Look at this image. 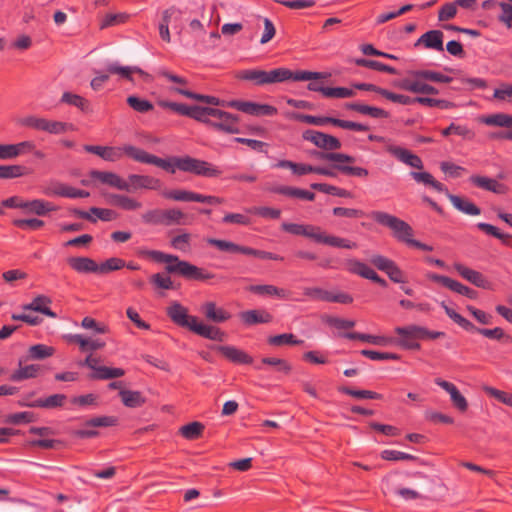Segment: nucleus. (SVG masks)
I'll use <instances>...</instances> for the list:
<instances>
[{
    "label": "nucleus",
    "mask_w": 512,
    "mask_h": 512,
    "mask_svg": "<svg viewBox=\"0 0 512 512\" xmlns=\"http://www.w3.org/2000/svg\"><path fill=\"white\" fill-rule=\"evenodd\" d=\"M140 255L156 263H166L165 271L167 274H176L188 281L208 282V280L215 278L214 273L188 261L181 260L177 255L167 254L159 250H143Z\"/></svg>",
    "instance_id": "f257e3e1"
},
{
    "label": "nucleus",
    "mask_w": 512,
    "mask_h": 512,
    "mask_svg": "<svg viewBox=\"0 0 512 512\" xmlns=\"http://www.w3.org/2000/svg\"><path fill=\"white\" fill-rule=\"evenodd\" d=\"M166 314L175 325L186 328L205 339L223 342L227 337L226 332L219 327L204 324L199 322L196 316L189 315L188 309L177 301L167 307Z\"/></svg>",
    "instance_id": "f03ea898"
},
{
    "label": "nucleus",
    "mask_w": 512,
    "mask_h": 512,
    "mask_svg": "<svg viewBox=\"0 0 512 512\" xmlns=\"http://www.w3.org/2000/svg\"><path fill=\"white\" fill-rule=\"evenodd\" d=\"M281 229L293 235L310 238L319 244H325L332 247L345 249H354L357 247L355 242L333 235H326L324 232H322L321 227L311 224L283 222L281 224Z\"/></svg>",
    "instance_id": "7ed1b4c3"
},
{
    "label": "nucleus",
    "mask_w": 512,
    "mask_h": 512,
    "mask_svg": "<svg viewBox=\"0 0 512 512\" xmlns=\"http://www.w3.org/2000/svg\"><path fill=\"white\" fill-rule=\"evenodd\" d=\"M395 333L400 337L394 339V343L405 350H420L419 340L438 339L445 336L442 331H431L426 327L409 325L396 327Z\"/></svg>",
    "instance_id": "20e7f679"
},
{
    "label": "nucleus",
    "mask_w": 512,
    "mask_h": 512,
    "mask_svg": "<svg viewBox=\"0 0 512 512\" xmlns=\"http://www.w3.org/2000/svg\"><path fill=\"white\" fill-rule=\"evenodd\" d=\"M310 154L317 159L333 162L332 167L345 176L366 178L369 175V171L366 168L345 165V163L353 164L356 162V158L352 155L319 150H312Z\"/></svg>",
    "instance_id": "39448f33"
},
{
    "label": "nucleus",
    "mask_w": 512,
    "mask_h": 512,
    "mask_svg": "<svg viewBox=\"0 0 512 512\" xmlns=\"http://www.w3.org/2000/svg\"><path fill=\"white\" fill-rule=\"evenodd\" d=\"M441 307L444 309L445 313L451 320H453L456 324H458L462 329H464L467 332L478 333L486 338L494 339L497 341H503L505 343L512 342V337L508 334H505L504 330L501 327H495L493 329L479 328L475 326L471 321L463 317L461 314L456 312L454 309L447 306L445 302L441 303Z\"/></svg>",
    "instance_id": "423d86ee"
},
{
    "label": "nucleus",
    "mask_w": 512,
    "mask_h": 512,
    "mask_svg": "<svg viewBox=\"0 0 512 512\" xmlns=\"http://www.w3.org/2000/svg\"><path fill=\"white\" fill-rule=\"evenodd\" d=\"M206 242L208 245L217 248L219 251L232 253V254H243L248 256H253L262 260H274V261H283V257L279 254H275L272 252L255 249L249 246L240 245L234 243L232 241L217 239V238H207Z\"/></svg>",
    "instance_id": "0eeeda50"
},
{
    "label": "nucleus",
    "mask_w": 512,
    "mask_h": 512,
    "mask_svg": "<svg viewBox=\"0 0 512 512\" xmlns=\"http://www.w3.org/2000/svg\"><path fill=\"white\" fill-rule=\"evenodd\" d=\"M369 217L379 225L390 228L393 237L398 241L408 245V241L412 239L414 231L404 220L383 211H372Z\"/></svg>",
    "instance_id": "6e6552de"
},
{
    "label": "nucleus",
    "mask_w": 512,
    "mask_h": 512,
    "mask_svg": "<svg viewBox=\"0 0 512 512\" xmlns=\"http://www.w3.org/2000/svg\"><path fill=\"white\" fill-rule=\"evenodd\" d=\"M19 125L36 131L47 132L49 134L59 135L68 131H75L73 123L49 120L34 115L23 117L19 120Z\"/></svg>",
    "instance_id": "1a4fd4ad"
},
{
    "label": "nucleus",
    "mask_w": 512,
    "mask_h": 512,
    "mask_svg": "<svg viewBox=\"0 0 512 512\" xmlns=\"http://www.w3.org/2000/svg\"><path fill=\"white\" fill-rule=\"evenodd\" d=\"M177 169L183 172L192 173L203 177H218L222 171L214 167L211 163L193 158L189 155L183 156L182 159H175Z\"/></svg>",
    "instance_id": "9d476101"
},
{
    "label": "nucleus",
    "mask_w": 512,
    "mask_h": 512,
    "mask_svg": "<svg viewBox=\"0 0 512 512\" xmlns=\"http://www.w3.org/2000/svg\"><path fill=\"white\" fill-rule=\"evenodd\" d=\"M126 151L127 156L132 158L133 160L140 163L155 165L157 167L162 168L163 170L167 171L170 174H174L176 172L177 167L175 164V159H182V157L177 156H173L168 159H163L156 155L150 154L136 146H130L126 149Z\"/></svg>",
    "instance_id": "9b49d317"
},
{
    "label": "nucleus",
    "mask_w": 512,
    "mask_h": 512,
    "mask_svg": "<svg viewBox=\"0 0 512 512\" xmlns=\"http://www.w3.org/2000/svg\"><path fill=\"white\" fill-rule=\"evenodd\" d=\"M162 196L166 199L174 201H193L199 203H207L210 205H218L223 204L225 202V199L222 197L213 195H203L200 193L181 189L164 191L162 193Z\"/></svg>",
    "instance_id": "f8f14e48"
},
{
    "label": "nucleus",
    "mask_w": 512,
    "mask_h": 512,
    "mask_svg": "<svg viewBox=\"0 0 512 512\" xmlns=\"http://www.w3.org/2000/svg\"><path fill=\"white\" fill-rule=\"evenodd\" d=\"M227 106L253 116H274L278 112L273 105L252 101L232 100L227 103Z\"/></svg>",
    "instance_id": "ddd939ff"
},
{
    "label": "nucleus",
    "mask_w": 512,
    "mask_h": 512,
    "mask_svg": "<svg viewBox=\"0 0 512 512\" xmlns=\"http://www.w3.org/2000/svg\"><path fill=\"white\" fill-rule=\"evenodd\" d=\"M302 138L312 142L316 147L326 150L325 152H333L342 146L341 141L337 137L312 129L304 131Z\"/></svg>",
    "instance_id": "4468645a"
},
{
    "label": "nucleus",
    "mask_w": 512,
    "mask_h": 512,
    "mask_svg": "<svg viewBox=\"0 0 512 512\" xmlns=\"http://www.w3.org/2000/svg\"><path fill=\"white\" fill-rule=\"evenodd\" d=\"M428 279L441 284L442 286L448 288L449 290L463 295L469 299H476L478 297V291L462 284L461 282L454 280L448 276L439 275L436 273H430L427 275Z\"/></svg>",
    "instance_id": "2eb2a0df"
},
{
    "label": "nucleus",
    "mask_w": 512,
    "mask_h": 512,
    "mask_svg": "<svg viewBox=\"0 0 512 512\" xmlns=\"http://www.w3.org/2000/svg\"><path fill=\"white\" fill-rule=\"evenodd\" d=\"M131 145H124L123 147L117 146H101V145H84V150L88 153L99 156L105 161L116 162L119 161L123 155H127L126 149Z\"/></svg>",
    "instance_id": "dca6fc26"
},
{
    "label": "nucleus",
    "mask_w": 512,
    "mask_h": 512,
    "mask_svg": "<svg viewBox=\"0 0 512 512\" xmlns=\"http://www.w3.org/2000/svg\"><path fill=\"white\" fill-rule=\"evenodd\" d=\"M214 349L229 362L236 365H251L254 361L251 355L235 346L220 345L215 346Z\"/></svg>",
    "instance_id": "f3484780"
},
{
    "label": "nucleus",
    "mask_w": 512,
    "mask_h": 512,
    "mask_svg": "<svg viewBox=\"0 0 512 512\" xmlns=\"http://www.w3.org/2000/svg\"><path fill=\"white\" fill-rule=\"evenodd\" d=\"M88 175L91 179L99 180L103 184H107L118 190L130 192L129 183L114 172L91 170Z\"/></svg>",
    "instance_id": "a211bd4d"
},
{
    "label": "nucleus",
    "mask_w": 512,
    "mask_h": 512,
    "mask_svg": "<svg viewBox=\"0 0 512 512\" xmlns=\"http://www.w3.org/2000/svg\"><path fill=\"white\" fill-rule=\"evenodd\" d=\"M70 213L77 218L85 219L92 223H95L97 219L93 217L91 214L95 215L98 219L102 221H112L117 217V213L114 210L98 207H91L90 212H86L78 208H73L70 209Z\"/></svg>",
    "instance_id": "6ab92c4d"
},
{
    "label": "nucleus",
    "mask_w": 512,
    "mask_h": 512,
    "mask_svg": "<svg viewBox=\"0 0 512 512\" xmlns=\"http://www.w3.org/2000/svg\"><path fill=\"white\" fill-rule=\"evenodd\" d=\"M66 399L67 397L65 394H53L46 398H39L31 402L26 400L19 401L18 405L21 407L54 409L62 407L65 404Z\"/></svg>",
    "instance_id": "aec40b11"
},
{
    "label": "nucleus",
    "mask_w": 512,
    "mask_h": 512,
    "mask_svg": "<svg viewBox=\"0 0 512 512\" xmlns=\"http://www.w3.org/2000/svg\"><path fill=\"white\" fill-rule=\"evenodd\" d=\"M240 320L245 326L267 324L273 321V315L265 309H251L239 314Z\"/></svg>",
    "instance_id": "412c9836"
},
{
    "label": "nucleus",
    "mask_w": 512,
    "mask_h": 512,
    "mask_svg": "<svg viewBox=\"0 0 512 512\" xmlns=\"http://www.w3.org/2000/svg\"><path fill=\"white\" fill-rule=\"evenodd\" d=\"M394 86L416 94L437 95L439 93V90L430 84L421 81H411L409 79L395 81Z\"/></svg>",
    "instance_id": "4be33fe9"
},
{
    "label": "nucleus",
    "mask_w": 512,
    "mask_h": 512,
    "mask_svg": "<svg viewBox=\"0 0 512 512\" xmlns=\"http://www.w3.org/2000/svg\"><path fill=\"white\" fill-rule=\"evenodd\" d=\"M130 185V191L137 189H150V190H158L162 186V182L160 179L149 176V175H139V174H130L128 176V181Z\"/></svg>",
    "instance_id": "5701e85b"
},
{
    "label": "nucleus",
    "mask_w": 512,
    "mask_h": 512,
    "mask_svg": "<svg viewBox=\"0 0 512 512\" xmlns=\"http://www.w3.org/2000/svg\"><path fill=\"white\" fill-rule=\"evenodd\" d=\"M69 267L77 273H98V264L86 256H71L67 258Z\"/></svg>",
    "instance_id": "b1692460"
},
{
    "label": "nucleus",
    "mask_w": 512,
    "mask_h": 512,
    "mask_svg": "<svg viewBox=\"0 0 512 512\" xmlns=\"http://www.w3.org/2000/svg\"><path fill=\"white\" fill-rule=\"evenodd\" d=\"M388 151L399 161L410 167L416 169H423L424 167L421 158L406 148H402L400 146H390Z\"/></svg>",
    "instance_id": "393cba45"
},
{
    "label": "nucleus",
    "mask_w": 512,
    "mask_h": 512,
    "mask_svg": "<svg viewBox=\"0 0 512 512\" xmlns=\"http://www.w3.org/2000/svg\"><path fill=\"white\" fill-rule=\"evenodd\" d=\"M454 269L459 273L461 277H463L465 280L469 281L476 287H487L488 281L481 272L468 268L461 263H454Z\"/></svg>",
    "instance_id": "a878e982"
},
{
    "label": "nucleus",
    "mask_w": 512,
    "mask_h": 512,
    "mask_svg": "<svg viewBox=\"0 0 512 512\" xmlns=\"http://www.w3.org/2000/svg\"><path fill=\"white\" fill-rule=\"evenodd\" d=\"M218 120L216 123H210V127L228 134L240 133V129L237 126L240 120L238 115L227 112V115L221 116Z\"/></svg>",
    "instance_id": "bb28decb"
},
{
    "label": "nucleus",
    "mask_w": 512,
    "mask_h": 512,
    "mask_svg": "<svg viewBox=\"0 0 512 512\" xmlns=\"http://www.w3.org/2000/svg\"><path fill=\"white\" fill-rule=\"evenodd\" d=\"M69 343L77 344L81 352H92L105 347V342L100 339L91 340L81 334H72L66 337Z\"/></svg>",
    "instance_id": "cd10ccee"
},
{
    "label": "nucleus",
    "mask_w": 512,
    "mask_h": 512,
    "mask_svg": "<svg viewBox=\"0 0 512 512\" xmlns=\"http://www.w3.org/2000/svg\"><path fill=\"white\" fill-rule=\"evenodd\" d=\"M202 311L205 317L214 323H223L231 318V314L222 307H218L215 302L209 301L202 305Z\"/></svg>",
    "instance_id": "c85d7f7f"
},
{
    "label": "nucleus",
    "mask_w": 512,
    "mask_h": 512,
    "mask_svg": "<svg viewBox=\"0 0 512 512\" xmlns=\"http://www.w3.org/2000/svg\"><path fill=\"white\" fill-rule=\"evenodd\" d=\"M58 207L52 202L43 199H34L25 202L24 212L26 214H35L37 216H45L49 212L57 211Z\"/></svg>",
    "instance_id": "c756f323"
},
{
    "label": "nucleus",
    "mask_w": 512,
    "mask_h": 512,
    "mask_svg": "<svg viewBox=\"0 0 512 512\" xmlns=\"http://www.w3.org/2000/svg\"><path fill=\"white\" fill-rule=\"evenodd\" d=\"M340 336L349 340H359L362 342H367L373 345L380 346H385L389 343H393L394 341V339L391 337L377 336L360 332H344L340 334Z\"/></svg>",
    "instance_id": "7c9ffc66"
},
{
    "label": "nucleus",
    "mask_w": 512,
    "mask_h": 512,
    "mask_svg": "<svg viewBox=\"0 0 512 512\" xmlns=\"http://www.w3.org/2000/svg\"><path fill=\"white\" fill-rule=\"evenodd\" d=\"M443 32L440 30H430L424 33L415 43V46L423 44L425 48L443 51Z\"/></svg>",
    "instance_id": "2f4dec72"
},
{
    "label": "nucleus",
    "mask_w": 512,
    "mask_h": 512,
    "mask_svg": "<svg viewBox=\"0 0 512 512\" xmlns=\"http://www.w3.org/2000/svg\"><path fill=\"white\" fill-rule=\"evenodd\" d=\"M51 303L52 300L48 296L38 295L31 303L24 305L23 309L39 312L50 318H56L57 314L48 307Z\"/></svg>",
    "instance_id": "473e14b6"
},
{
    "label": "nucleus",
    "mask_w": 512,
    "mask_h": 512,
    "mask_svg": "<svg viewBox=\"0 0 512 512\" xmlns=\"http://www.w3.org/2000/svg\"><path fill=\"white\" fill-rule=\"evenodd\" d=\"M158 105L162 108L170 109L179 115L186 116L194 120H196L197 118L198 105L189 106L184 103H177L167 100L159 101Z\"/></svg>",
    "instance_id": "72a5a7b5"
},
{
    "label": "nucleus",
    "mask_w": 512,
    "mask_h": 512,
    "mask_svg": "<svg viewBox=\"0 0 512 512\" xmlns=\"http://www.w3.org/2000/svg\"><path fill=\"white\" fill-rule=\"evenodd\" d=\"M247 290L259 296H277L282 299L288 297V291L271 284L250 285Z\"/></svg>",
    "instance_id": "f704fd0d"
},
{
    "label": "nucleus",
    "mask_w": 512,
    "mask_h": 512,
    "mask_svg": "<svg viewBox=\"0 0 512 512\" xmlns=\"http://www.w3.org/2000/svg\"><path fill=\"white\" fill-rule=\"evenodd\" d=\"M448 198L453 206L464 214L476 216L481 213V209L476 204L464 197L448 194Z\"/></svg>",
    "instance_id": "c9c22d12"
},
{
    "label": "nucleus",
    "mask_w": 512,
    "mask_h": 512,
    "mask_svg": "<svg viewBox=\"0 0 512 512\" xmlns=\"http://www.w3.org/2000/svg\"><path fill=\"white\" fill-rule=\"evenodd\" d=\"M107 198L110 204L126 211L137 210L142 206L141 202L122 194L112 193Z\"/></svg>",
    "instance_id": "e433bc0d"
},
{
    "label": "nucleus",
    "mask_w": 512,
    "mask_h": 512,
    "mask_svg": "<svg viewBox=\"0 0 512 512\" xmlns=\"http://www.w3.org/2000/svg\"><path fill=\"white\" fill-rule=\"evenodd\" d=\"M119 396L123 405L128 408H138L146 403V398L140 391L120 390Z\"/></svg>",
    "instance_id": "4c0bfd02"
},
{
    "label": "nucleus",
    "mask_w": 512,
    "mask_h": 512,
    "mask_svg": "<svg viewBox=\"0 0 512 512\" xmlns=\"http://www.w3.org/2000/svg\"><path fill=\"white\" fill-rule=\"evenodd\" d=\"M23 359L19 360V369L15 370L10 375V380L19 382L25 379L36 378L40 370V366L37 364L26 365L22 367Z\"/></svg>",
    "instance_id": "58836bf2"
},
{
    "label": "nucleus",
    "mask_w": 512,
    "mask_h": 512,
    "mask_svg": "<svg viewBox=\"0 0 512 512\" xmlns=\"http://www.w3.org/2000/svg\"><path fill=\"white\" fill-rule=\"evenodd\" d=\"M46 194L67 198H87L90 196V193L88 191L77 189L66 184H59L51 192H46Z\"/></svg>",
    "instance_id": "ea45409f"
},
{
    "label": "nucleus",
    "mask_w": 512,
    "mask_h": 512,
    "mask_svg": "<svg viewBox=\"0 0 512 512\" xmlns=\"http://www.w3.org/2000/svg\"><path fill=\"white\" fill-rule=\"evenodd\" d=\"M173 90L180 95H183L189 99H193L199 102H203L214 106L224 105V101L220 100L218 97L215 96L199 94L183 88H174Z\"/></svg>",
    "instance_id": "a19ab883"
},
{
    "label": "nucleus",
    "mask_w": 512,
    "mask_h": 512,
    "mask_svg": "<svg viewBox=\"0 0 512 512\" xmlns=\"http://www.w3.org/2000/svg\"><path fill=\"white\" fill-rule=\"evenodd\" d=\"M225 115H227V112L224 110L198 105L196 121L204 123L210 127V123H216L217 121L209 119L208 116L219 119V118H221V116H225Z\"/></svg>",
    "instance_id": "79ce46f5"
},
{
    "label": "nucleus",
    "mask_w": 512,
    "mask_h": 512,
    "mask_svg": "<svg viewBox=\"0 0 512 512\" xmlns=\"http://www.w3.org/2000/svg\"><path fill=\"white\" fill-rule=\"evenodd\" d=\"M337 390L341 394H345L356 399L381 400L383 398L382 394L371 390H358L348 386H339Z\"/></svg>",
    "instance_id": "37998d69"
},
{
    "label": "nucleus",
    "mask_w": 512,
    "mask_h": 512,
    "mask_svg": "<svg viewBox=\"0 0 512 512\" xmlns=\"http://www.w3.org/2000/svg\"><path fill=\"white\" fill-rule=\"evenodd\" d=\"M55 348L45 344H36L29 347L25 361L27 360H43L53 356Z\"/></svg>",
    "instance_id": "c03bdc74"
},
{
    "label": "nucleus",
    "mask_w": 512,
    "mask_h": 512,
    "mask_svg": "<svg viewBox=\"0 0 512 512\" xmlns=\"http://www.w3.org/2000/svg\"><path fill=\"white\" fill-rule=\"evenodd\" d=\"M125 375V370L123 368H114L107 366H99L96 369V372L90 374V379H100V380H108L119 378Z\"/></svg>",
    "instance_id": "a18cd8bd"
},
{
    "label": "nucleus",
    "mask_w": 512,
    "mask_h": 512,
    "mask_svg": "<svg viewBox=\"0 0 512 512\" xmlns=\"http://www.w3.org/2000/svg\"><path fill=\"white\" fill-rule=\"evenodd\" d=\"M348 271L368 280H371L376 274L366 263L355 259L348 261Z\"/></svg>",
    "instance_id": "49530a36"
},
{
    "label": "nucleus",
    "mask_w": 512,
    "mask_h": 512,
    "mask_svg": "<svg viewBox=\"0 0 512 512\" xmlns=\"http://www.w3.org/2000/svg\"><path fill=\"white\" fill-rule=\"evenodd\" d=\"M348 271L368 280H371L376 274L366 263L355 259L348 261Z\"/></svg>",
    "instance_id": "de8ad7c7"
},
{
    "label": "nucleus",
    "mask_w": 512,
    "mask_h": 512,
    "mask_svg": "<svg viewBox=\"0 0 512 512\" xmlns=\"http://www.w3.org/2000/svg\"><path fill=\"white\" fill-rule=\"evenodd\" d=\"M416 79H423L437 83H450L453 78L432 70H416L411 72Z\"/></svg>",
    "instance_id": "09e8293b"
},
{
    "label": "nucleus",
    "mask_w": 512,
    "mask_h": 512,
    "mask_svg": "<svg viewBox=\"0 0 512 512\" xmlns=\"http://www.w3.org/2000/svg\"><path fill=\"white\" fill-rule=\"evenodd\" d=\"M35 421H37V416L34 412L31 411L8 414L3 420L4 423L12 425L28 424Z\"/></svg>",
    "instance_id": "8fccbe9b"
},
{
    "label": "nucleus",
    "mask_w": 512,
    "mask_h": 512,
    "mask_svg": "<svg viewBox=\"0 0 512 512\" xmlns=\"http://www.w3.org/2000/svg\"><path fill=\"white\" fill-rule=\"evenodd\" d=\"M60 101L62 103H66L68 105L75 106V107L79 108L84 113H87L90 111L89 101L86 98H84L78 94H73L71 92H64Z\"/></svg>",
    "instance_id": "3c124183"
},
{
    "label": "nucleus",
    "mask_w": 512,
    "mask_h": 512,
    "mask_svg": "<svg viewBox=\"0 0 512 512\" xmlns=\"http://www.w3.org/2000/svg\"><path fill=\"white\" fill-rule=\"evenodd\" d=\"M29 174V169L23 165H0V179H14Z\"/></svg>",
    "instance_id": "603ef678"
},
{
    "label": "nucleus",
    "mask_w": 512,
    "mask_h": 512,
    "mask_svg": "<svg viewBox=\"0 0 512 512\" xmlns=\"http://www.w3.org/2000/svg\"><path fill=\"white\" fill-rule=\"evenodd\" d=\"M204 429L205 426L201 422L193 421L183 425L179 431L184 438L188 440H196L202 436Z\"/></svg>",
    "instance_id": "864d4df0"
},
{
    "label": "nucleus",
    "mask_w": 512,
    "mask_h": 512,
    "mask_svg": "<svg viewBox=\"0 0 512 512\" xmlns=\"http://www.w3.org/2000/svg\"><path fill=\"white\" fill-rule=\"evenodd\" d=\"M239 80L253 81L258 86L265 85V71L260 69L241 70L236 74Z\"/></svg>",
    "instance_id": "5fc2aeb1"
},
{
    "label": "nucleus",
    "mask_w": 512,
    "mask_h": 512,
    "mask_svg": "<svg viewBox=\"0 0 512 512\" xmlns=\"http://www.w3.org/2000/svg\"><path fill=\"white\" fill-rule=\"evenodd\" d=\"M267 343L271 346H284V345H299L303 343V340H299L292 333H283L278 335L269 336Z\"/></svg>",
    "instance_id": "6e6d98bb"
},
{
    "label": "nucleus",
    "mask_w": 512,
    "mask_h": 512,
    "mask_svg": "<svg viewBox=\"0 0 512 512\" xmlns=\"http://www.w3.org/2000/svg\"><path fill=\"white\" fill-rule=\"evenodd\" d=\"M410 175L417 182L430 185L438 192L448 191L443 183L437 181L429 172H411Z\"/></svg>",
    "instance_id": "4d7b16f0"
},
{
    "label": "nucleus",
    "mask_w": 512,
    "mask_h": 512,
    "mask_svg": "<svg viewBox=\"0 0 512 512\" xmlns=\"http://www.w3.org/2000/svg\"><path fill=\"white\" fill-rule=\"evenodd\" d=\"M118 424H119L118 417L103 415V416H96V417L87 419L83 425H84V427L99 428V427L117 426Z\"/></svg>",
    "instance_id": "13d9d810"
},
{
    "label": "nucleus",
    "mask_w": 512,
    "mask_h": 512,
    "mask_svg": "<svg viewBox=\"0 0 512 512\" xmlns=\"http://www.w3.org/2000/svg\"><path fill=\"white\" fill-rule=\"evenodd\" d=\"M291 70L285 67L265 71V85L273 83H281L290 80Z\"/></svg>",
    "instance_id": "bf43d9fd"
},
{
    "label": "nucleus",
    "mask_w": 512,
    "mask_h": 512,
    "mask_svg": "<svg viewBox=\"0 0 512 512\" xmlns=\"http://www.w3.org/2000/svg\"><path fill=\"white\" fill-rule=\"evenodd\" d=\"M292 118L307 123L310 125H317L322 126L326 124H332L333 125V119L334 117L329 116H313V115H307V114H301V113H293Z\"/></svg>",
    "instance_id": "052dcab7"
},
{
    "label": "nucleus",
    "mask_w": 512,
    "mask_h": 512,
    "mask_svg": "<svg viewBox=\"0 0 512 512\" xmlns=\"http://www.w3.org/2000/svg\"><path fill=\"white\" fill-rule=\"evenodd\" d=\"M25 446L42 449H60L66 446V442L61 439H32L26 441Z\"/></svg>",
    "instance_id": "680f3d73"
},
{
    "label": "nucleus",
    "mask_w": 512,
    "mask_h": 512,
    "mask_svg": "<svg viewBox=\"0 0 512 512\" xmlns=\"http://www.w3.org/2000/svg\"><path fill=\"white\" fill-rule=\"evenodd\" d=\"M441 134L444 137H448L451 134H456L467 140H473L475 137V133L467 126L457 125L455 123H451L448 127L442 129Z\"/></svg>",
    "instance_id": "e2e57ef3"
},
{
    "label": "nucleus",
    "mask_w": 512,
    "mask_h": 512,
    "mask_svg": "<svg viewBox=\"0 0 512 512\" xmlns=\"http://www.w3.org/2000/svg\"><path fill=\"white\" fill-rule=\"evenodd\" d=\"M415 103L428 106V107H438L440 109H452L456 107V104L452 101L445 99H435L430 97L417 96L415 97Z\"/></svg>",
    "instance_id": "0e129e2a"
},
{
    "label": "nucleus",
    "mask_w": 512,
    "mask_h": 512,
    "mask_svg": "<svg viewBox=\"0 0 512 512\" xmlns=\"http://www.w3.org/2000/svg\"><path fill=\"white\" fill-rule=\"evenodd\" d=\"M484 123L490 126L512 128V115L506 113H496L487 116Z\"/></svg>",
    "instance_id": "69168bd1"
},
{
    "label": "nucleus",
    "mask_w": 512,
    "mask_h": 512,
    "mask_svg": "<svg viewBox=\"0 0 512 512\" xmlns=\"http://www.w3.org/2000/svg\"><path fill=\"white\" fill-rule=\"evenodd\" d=\"M127 104L135 111L140 113H147L153 110V103L147 99H142L135 95H130L127 98Z\"/></svg>",
    "instance_id": "338daca9"
},
{
    "label": "nucleus",
    "mask_w": 512,
    "mask_h": 512,
    "mask_svg": "<svg viewBox=\"0 0 512 512\" xmlns=\"http://www.w3.org/2000/svg\"><path fill=\"white\" fill-rule=\"evenodd\" d=\"M163 218V225L165 226L180 225L184 224L185 214L176 208L167 209L163 210Z\"/></svg>",
    "instance_id": "774afa93"
}]
</instances>
